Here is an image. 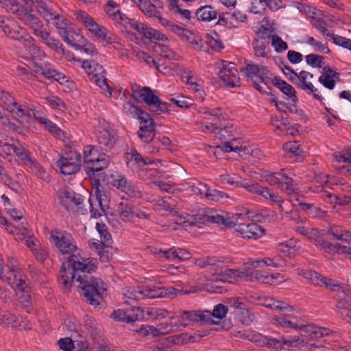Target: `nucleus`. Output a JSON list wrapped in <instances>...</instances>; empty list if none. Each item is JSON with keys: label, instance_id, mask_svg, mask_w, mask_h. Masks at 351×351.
Segmentation results:
<instances>
[{"label": "nucleus", "instance_id": "20", "mask_svg": "<svg viewBox=\"0 0 351 351\" xmlns=\"http://www.w3.org/2000/svg\"><path fill=\"white\" fill-rule=\"evenodd\" d=\"M250 11L253 14H263L266 8L277 11L284 7L281 0H250Z\"/></svg>", "mask_w": 351, "mask_h": 351}, {"label": "nucleus", "instance_id": "4", "mask_svg": "<svg viewBox=\"0 0 351 351\" xmlns=\"http://www.w3.org/2000/svg\"><path fill=\"white\" fill-rule=\"evenodd\" d=\"M207 266H209L211 275L210 280L212 282H221L228 283H235L240 280H247L249 278V272L243 269H228L221 271L223 260L217 256H206ZM252 275V272L250 273Z\"/></svg>", "mask_w": 351, "mask_h": 351}, {"label": "nucleus", "instance_id": "19", "mask_svg": "<svg viewBox=\"0 0 351 351\" xmlns=\"http://www.w3.org/2000/svg\"><path fill=\"white\" fill-rule=\"evenodd\" d=\"M270 34L267 32H259L254 39L252 45L255 56L261 58H267L269 50Z\"/></svg>", "mask_w": 351, "mask_h": 351}, {"label": "nucleus", "instance_id": "47", "mask_svg": "<svg viewBox=\"0 0 351 351\" xmlns=\"http://www.w3.org/2000/svg\"><path fill=\"white\" fill-rule=\"evenodd\" d=\"M256 275V278H258L260 280L262 279V283L270 284V285H278L285 281V276L281 275L279 273L272 274L269 276H263L261 275L259 278L258 275L259 274L257 271L254 272Z\"/></svg>", "mask_w": 351, "mask_h": 351}, {"label": "nucleus", "instance_id": "34", "mask_svg": "<svg viewBox=\"0 0 351 351\" xmlns=\"http://www.w3.org/2000/svg\"><path fill=\"white\" fill-rule=\"evenodd\" d=\"M125 157L128 166L131 165L142 167L148 164H152L151 160L148 161L146 158H144L135 149H132L130 152H127Z\"/></svg>", "mask_w": 351, "mask_h": 351}, {"label": "nucleus", "instance_id": "28", "mask_svg": "<svg viewBox=\"0 0 351 351\" xmlns=\"http://www.w3.org/2000/svg\"><path fill=\"white\" fill-rule=\"evenodd\" d=\"M106 14L114 21L121 23L123 19L127 20L126 15L120 10V5L112 0H108L104 5Z\"/></svg>", "mask_w": 351, "mask_h": 351}, {"label": "nucleus", "instance_id": "57", "mask_svg": "<svg viewBox=\"0 0 351 351\" xmlns=\"http://www.w3.org/2000/svg\"><path fill=\"white\" fill-rule=\"evenodd\" d=\"M332 21L330 19H318L313 21V26L318 29L323 35L329 36H331L330 32H328V27H331Z\"/></svg>", "mask_w": 351, "mask_h": 351}, {"label": "nucleus", "instance_id": "10", "mask_svg": "<svg viewBox=\"0 0 351 351\" xmlns=\"http://www.w3.org/2000/svg\"><path fill=\"white\" fill-rule=\"evenodd\" d=\"M58 197L61 204L69 211L84 215L86 210L84 208L82 195L76 193L69 187L59 189Z\"/></svg>", "mask_w": 351, "mask_h": 351}, {"label": "nucleus", "instance_id": "24", "mask_svg": "<svg viewBox=\"0 0 351 351\" xmlns=\"http://www.w3.org/2000/svg\"><path fill=\"white\" fill-rule=\"evenodd\" d=\"M123 108L127 110V112L130 113L134 116H136L137 119L140 121L141 126H146V128L151 127L155 128V124L153 119L150 114L141 109L133 104L128 102L123 106Z\"/></svg>", "mask_w": 351, "mask_h": 351}, {"label": "nucleus", "instance_id": "35", "mask_svg": "<svg viewBox=\"0 0 351 351\" xmlns=\"http://www.w3.org/2000/svg\"><path fill=\"white\" fill-rule=\"evenodd\" d=\"M278 189L289 196L295 195L298 190V184L295 180L285 173Z\"/></svg>", "mask_w": 351, "mask_h": 351}, {"label": "nucleus", "instance_id": "56", "mask_svg": "<svg viewBox=\"0 0 351 351\" xmlns=\"http://www.w3.org/2000/svg\"><path fill=\"white\" fill-rule=\"evenodd\" d=\"M128 324L143 319V308L132 307L126 309Z\"/></svg>", "mask_w": 351, "mask_h": 351}, {"label": "nucleus", "instance_id": "58", "mask_svg": "<svg viewBox=\"0 0 351 351\" xmlns=\"http://www.w3.org/2000/svg\"><path fill=\"white\" fill-rule=\"evenodd\" d=\"M221 182L223 184H228L235 187H243L245 183H243L241 178L236 175L223 174L220 176Z\"/></svg>", "mask_w": 351, "mask_h": 351}, {"label": "nucleus", "instance_id": "6", "mask_svg": "<svg viewBox=\"0 0 351 351\" xmlns=\"http://www.w3.org/2000/svg\"><path fill=\"white\" fill-rule=\"evenodd\" d=\"M210 317L209 311H182L176 316L169 318L171 320L169 331H177L182 330L189 326H194L197 324H206V321Z\"/></svg>", "mask_w": 351, "mask_h": 351}, {"label": "nucleus", "instance_id": "15", "mask_svg": "<svg viewBox=\"0 0 351 351\" xmlns=\"http://www.w3.org/2000/svg\"><path fill=\"white\" fill-rule=\"evenodd\" d=\"M218 75L226 86L234 87L240 85L238 70L235 64L232 62L223 61Z\"/></svg>", "mask_w": 351, "mask_h": 351}, {"label": "nucleus", "instance_id": "26", "mask_svg": "<svg viewBox=\"0 0 351 351\" xmlns=\"http://www.w3.org/2000/svg\"><path fill=\"white\" fill-rule=\"evenodd\" d=\"M298 330L302 331V336L312 340L323 337L325 335H328L329 332V330L328 328L318 327L313 324H300V327Z\"/></svg>", "mask_w": 351, "mask_h": 351}, {"label": "nucleus", "instance_id": "11", "mask_svg": "<svg viewBox=\"0 0 351 351\" xmlns=\"http://www.w3.org/2000/svg\"><path fill=\"white\" fill-rule=\"evenodd\" d=\"M17 260L14 257L8 259L7 265L0 263V279L10 285H23L25 283V277L22 271L19 269L16 263Z\"/></svg>", "mask_w": 351, "mask_h": 351}, {"label": "nucleus", "instance_id": "41", "mask_svg": "<svg viewBox=\"0 0 351 351\" xmlns=\"http://www.w3.org/2000/svg\"><path fill=\"white\" fill-rule=\"evenodd\" d=\"M97 141L102 150L108 151L113 147L114 140L110 132L107 130L99 132L97 136Z\"/></svg>", "mask_w": 351, "mask_h": 351}, {"label": "nucleus", "instance_id": "63", "mask_svg": "<svg viewBox=\"0 0 351 351\" xmlns=\"http://www.w3.org/2000/svg\"><path fill=\"white\" fill-rule=\"evenodd\" d=\"M52 21H53V24L58 29L60 36L70 27L68 25L66 18L58 14H56V17Z\"/></svg>", "mask_w": 351, "mask_h": 351}, {"label": "nucleus", "instance_id": "14", "mask_svg": "<svg viewBox=\"0 0 351 351\" xmlns=\"http://www.w3.org/2000/svg\"><path fill=\"white\" fill-rule=\"evenodd\" d=\"M347 287H334L335 298L337 300L336 306L341 317L350 320L351 318V298L347 291Z\"/></svg>", "mask_w": 351, "mask_h": 351}, {"label": "nucleus", "instance_id": "37", "mask_svg": "<svg viewBox=\"0 0 351 351\" xmlns=\"http://www.w3.org/2000/svg\"><path fill=\"white\" fill-rule=\"evenodd\" d=\"M164 326H165L164 324H161L160 328H158L155 326H149V325L143 326L140 328L139 332L141 334H142L143 335H145V336L151 335L153 337H158V336H160L161 335H165L167 333H169V332H172V331H169V326H170V324H167L165 328H164Z\"/></svg>", "mask_w": 351, "mask_h": 351}, {"label": "nucleus", "instance_id": "45", "mask_svg": "<svg viewBox=\"0 0 351 351\" xmlns=\"http://www.w3.org/2000/svg\"><path fill=\"white\" fill-rule=\"evenodd\" d=\"M36 6L38 12L45 21L50 22L53 19H55L56 13L45 2L43 1H37Z\"/></svg>", "mask_w": 351, "mask_h": 351}, {"label": "nucleus", "instance_id": "8", "mask_svg": "<svg viewBox=\"0 0 351 351\" xmlns=\"http://www.w3.org/2000/svg\"><path fill=\"white\" fill-rule=\"evenodd\" d=\"M76 19L82 22L86 28L99 41L106 43L114 42L115 36L104 26L97 23L95 19L84 11L80 10L76 13Z\"/></svg>", "mask_w": 351, "mask_h": 351}, {"label": "nucleus", "instance_id": "3", "mask_svg": "<svg viewBox=\"0 0 351 351\" xmlns=\"http://www.w3.org/2000/svg\"><path fill=\"white\" fill-rule=\"evenodd\" d=\"M110 157L107 155H101V159L91 163H84V168L88 176L92 190L89 197L90 207V217L97 218L102 216L108 206L107 196L102 193L99 189L100 180L104 178V169L110 164Z\"/></svg>", "mask_w": 351, "mask_h": 351}, {"label": "nucleus", "instance_id": "17", "mask_svg": "<svg viewBox=\"0 0 351 351\" xmlns=\"http://www.w3.org/2000/svg\"><path fill=\"white\" fill-rule=\"evenodd\" d=\"M77 291L84 295L86 302L95 306H99L103 301V295L106 294L107 288L104 287H79Z\"/></svg>", "mask_w": 351, "mask_h": 351}, {"label": "nucleus", "instance_id": "36", "mask_svg": "<svg viewBox=\"0 0 351 351\" xmlns=\"http://www.w3.org/2000/svg\"><path fill=\"white\" fill-rule=\"evenodd\" d=\"M273 323L284 328H293L298 330L300 324L295 317L291 315H280L273 317Z\"/></svg>", "mask_w": 351, "mask_h": 351}, {"label": "nucleus", "instance_id": "52", "mask_svg": "<svg viewBox=\"0 0 351 351\" xmlns=\"http://www.w3.org/2000/svg\"><path fill=\"white\" fill-rule=\"evenodd\" d=\"M296 230L300 234L307 237L311 241H313L317 246L319 247L321 249H323L320 245H319V241H322V239H320L317 237V230L316 229H308L305 228L304 226H298L296 228Z\"/></svg>", "mask_w": 351, "mask_h": 351}, {"label": "nucleus", "instance_id": "43", "mask_svg": "<svg viewBox=\"0 0 351 351\" xmlns=\"http://www.w3.org/2000/svg\"><path fill=\"white\" fill-rule=\"evenodd\" d=\"M328 234L341 241L349 242L351 241V232L338 226H332L328 230Z\"/></svg>", "mask_w": 351, "mask_h": 351}, {"label": "nucleus", "instance_id": "9", "mask_svg": "<svg viewBox=\"0 0 351 351\" xmlns=\"http://www.w3.org/2000/svg\"><path fill=\"white\" fill-rule=\"evenodd\" d=\"M247 78L251 80L253 86L260 93H266V90L262 87L261 84H264L267 87L271 82L269 69L263 65L255 64H247L245 67L241 69Z\"/></svg>", "mask_w": 351, "mask_h": 351}, {"label": "nucleus", "instance_id": "29", "mask_svg": "<svg viewBox=\"0 0 351 351\" xmlns=\"http://www.w3.org/2000/svg\"><path fill=\"white\" fill-rule=\"evenodd\" d=\"M82 67L89 76L90 80L95 77L100 76L102 73H106L103 66L93 60L83 61L82 62Z\"/></svg>", "mask_w": 351, "mask_h": 351}, {"label": "nucleus", "instance_id": "22", "mask_svg": "<svg viewBox=\"0 0 351 351\" xmlns=\"http://www.w3.org/2000/svg\"><path fill=\"white\" fill-rule=\"evenodd\" d=\"M177 35L186 43V45L191 49L201 51L203 48V40L201 36L194 34L191 30L181 27Z\"/></svg>", "mask_w": 351, "mask_h": 351}, {"label": "nucleus", "instance_id": "40", "mask_svg": "<svg viewBox=\"0 0 351 351\" xmlns=\"http://www.w3.org/2000/svg\"><path fill=\"white\" fill-rule=\"evenodd\" d=\"M196 16L198 20L210 21L217 19V12L211 5H204L197 10Z\"/></svg>", "mask_w": 351, "mask_h": 351}, {"label": "nucleus", "instance_id": "42", "mask_svg": "<svg viewBox=\"0 0 351 351\" xmlns=\"http://www.w3.org/2000/svg\"><path fill=\"white\" fill-rule=\"evenodd\" d=\"M14 291L19 302L28 308L31 304L30 287H15ZM27 312L30 313L29 308Z\"/></svg>", "mask_w": 351, "mask_h": 351}, {"label": "nucleus", "instance_id": "27", "mask_svg": "<svg viewBox=\"0 0 351 351\" xmlns=\"http://www.w3.org/2000/svg\"><path fill=\"white\" fill-rule=\"evenodd\" d=\"M300 275L306 279L309 280L308 283L314 284L315 285H319V282L322 283L323 285H341L334 280L323 276L315 271H302Z\"/></svg>", "mask_w": 351, "mask_h": 351}, {"label": "nucleus", "instance_id": "5", "mask_svg": "<svg viewBox=\"0 0 351 351\" xmlns=\"http://www.w3.org/2000/svg\"><path fill=\"white\" fill-rule=\"evenodd\" d=\"M281 64L283 73L293 84L306 95L311 96L313 99L319 101L323 105L324 104L323 102L324 97L320 91L311 82V80L313 78L312 73L306 71H301L299 73H297L284 62L282 61Z\"/></svg>", "mask_w": 351, "mask_h": 351}, {"label": "nucleus", "instance_id": "25", "mask_svg": "<svg viewBox=\"0 0 351 351\" xmlns=\"http://www.w3.org/2000/svg\"><path fill=\"white\" fill-rule=\"evenodd\" d=\"M75 160L73 158L65 157L60 158L58 162V166L60 169V171L64 175H71L77 172L80 169V156H76Z\"/></svg>", "mask_w": 351, "mask_h": 351}, {"label": "nucleus", "instance_id": "30", "mask_svg": "<svg viewBox=\"0 0 351 351\" xmlns=\"http://www.w3.org/2000/svg\"><path fill=\"white\" fill-rule=\"evenodd\" d=\"M61 37L65 43L76 49L79 46H82L83 42H85L84 37L80 34L75 32L71 27H69L63 33Z\"/></svg>", "mask_w": 351, "mask_h": 351}, {"label": "nucleus", "instance_id": "16", "mask_svg": "<svg viewBox=\"0 0 351 351\" xmlns=\"http://www.w3.org/2000/svg\"><path fill=\"white\" fill-rule=\"evenodd\" d=\"M33 68L36 77L53 79L61 84L68 81L67 77L64 73L54 69L49 63H34Z\"/></svg>", "mask_w": 351, "mask_h": 351}, {"label": "nucleus", "instance_id": "13", "mask_svg": "<svg viewBox=\"0 0 351 351\" xmlns=\"http://www.w3.org/2000/svg\"><path fill=\"white\" fill-rule=\"evenodd\" d=\"M3 33L9 38L19 41L26 47L37 48L34 38L25 29L19 26L12 20H8V25L4 26Z\"/></svg>", "mask_w": 351, "mask_h": 351}, {"label": "nucleus", "instance_id": "59", "mask_svg": "<svg viewBox=\"0 0 351 351\" xmlns=\"http://www.w3.org/2000/svg\"><path fill=\"white\" fill-rule=\"evenodd\" d=\"M237 315L239 316L241 323L245 326L252 324L255 318L254 315L245 308V306L237 313Z\"/></svg>", "mask_w": 351, "mask_h": 351}, {"label": "nucleus", "instance_id": "32", "mask_svg": "<svg viewBox=\"0 0 351 351\" xmlns=\"http://www.w3.org/2000/svg\"><path fill=\"white\" fill-rule=\"evenodd\" d=\"M25 167L39 179L46 182H50L49 175L35 158H33L32 160L29 161Z\"/></svg>", "mask_w": 351, "mask_h": 351}, {"label": "nucleus", "instance_id": "12", "mask_svg": "<svg viewBox=\"0 0 351 351\" xmlns=\"http://www.w3.org/2000/svg\"><path fill=\"white\" fill-rule=\"evenodd\" d=\"M49 239L62 254H71L77 249L73 237L65 230H51Z\"/></svg>", "mask_w": 351, "mask_h": 351}, {"label": "nucleus", "instance_id": "39", "mask_svg": "<svg viewBox=\"0 0 351 351\" xmlns=\"http://www.w3.org/2000/svg\"><path fill=\"white\" fill-rule=\"evenodd\" d=\"M17 235L16 239L24 240L25 244L32 252L38 250L40 247L39 241L33 237L32 233L27 228H24V232Z\"/></svg>", "mask_w": 351, "mask_h": 351}, {"label": "nucleus", "instance_id": "64", "mask_svg": "<svg viewBox=\"0 0 351 351\" xmlns=\"http://www.w3.org/2000/svg\"><path fill=\"white\" fill-rule=\"evenodd\" d=\"M271 45L274 47L275 51L280 53L288 49L287 43L284 41L279 36L274 34L270 35Z\"/></svg>", "mask_w": 351, "mask_h": 351}, {"label": "nucleus", "instance_id": "49", "mask_svg": "<svg viewBox=\"0 0 351 351\" xmlns=\"http://www.w3.org/2000/svg\"><path fill=\"white\" fill-rule=\"evenodd\" d=\"M147 127L140 126V129L138 132V136L142 142L145 144L152 143L155 138L156 130L154 127L146 128Z\"/></svg>", "mask_w": 351, "mask_h": 351}, {"label": "nucleus", "instance_id": "53", "mask_svg": "<svg viewBox=\"0 0 351 351\" xmlns=\"http://www.w3.org/2000/svg\"><path fill=\"white\" fill-rule=\"evenodd\" d=\"M135 206L128 202H121L119 204L118 210L123 219L134 217Z\"/></svg>", "mask_w": 351, "mask_h": 351}, {"label": "nucleus", "instance_id": "51", "mask_svg": "<svg viewBox=\"0 0 351 351\" xmlns=\"http://www.w3.org/2000/svg\"><path fill=\"white\" fill-rule=\"evenodd\" d=\"M244 188L250 193L261 196L266 200L269 189L256 182L245 183Z\"/></svg>", "mask_w": 351, "mask_h": 351}, {"label": "nucleus", "instance_id": "55", "mask_svg": "<svg viewBox=\"0 0 351 351\" xmlns=\"http://www.w3.org/2000/svg\"><path fill=\"white\" fill-rule=\"evenodd\" d=\"M43 43L56 53L65 54L63 45L60 42V40L52 37L50 32H49V35H47Z\"/></svg>", "mask_w": 351, "mask_h": 351}, {"label": "nucleus", "instance_id": "33", "mask_svg": "<svg viewBox=\"0 0 351 351\" xmlns=\"http://www.w3.org/2000/svg\"><path fill=\"white\" fill-rule=\"evenodd\" d=\"M273 84L289 99H291L293 103H296L298 101V99L296 96V91L291 84L278 77H275L274 80L273 81Z\"/></svg>", "mask_w": 351, "mask_h": 351}, {"label": "nucleus", "instance_id": "62", "mask_svg": "<svg viewBox=\"0 0 351 351\" xmlns=\"http://www.w3.org/2000/svg\"><path fill=\"white\" fill-rule=\"evenodd\" d=\"M285 173V169H282L280 172L269 173L265 176V180L270 185L277 184L279 188Z\"/></svg>", "mask_w": 351, "mask_h": 351}, {"label": "nucleus", "instance_id": "61", "mask_svg": "<svg viewBox=\"0 0 351 351\" xmlns=\"http://www.w3.org/2000/svg\"><path fill=\"white\" fill-rule=\"evenodd\" d=\"M23 23L29 27V28L34 32L38 27H41L43 23L38 17L33 14L32 12L26 16Z\"/></svg>", "mask_w": 351, "mask_h": 351}, {"label": "nucleus", "instance_id": "2", "mask_svg": "<svg viewBox=\"0 0 351 351\" xmlns=\"http://www.w3.org/2000/svg\"><path fill=\"white\" fill-rule=\"evenodd\" d=\"M97 265L88 258L71 255L66 263H63L60 271L59 283L70 285L75 280L80 285H104V281L90 274Z\"/></svg>", "mask_w": 351, "mask_h": 351}, {"label": "nucleus", "instance_id": "31", "mask_svg": "<svg viewBox=\"0 0 351 351\" xmlns=\"http://www.w3.org/2000/svg\"><path fill=\"white\" fill-rule=\"evenodd\" d=\"M283 150L289 158H295L298 162L303 160L304 152L297 141L287 142L283 145Z\"/></svg>", "mask_w": 351, "mask_h": 351}, {"label": "nucleus", "instance_id": "1", "mask_svg": "<svg viewBox=\"0 0 351 351\" xmlns=\"http://www.w3.org/2000/svg\"><path fill=\"white\" fill-rule=\"evenodd\" d=\"M182 287L176 289L174 287H123L121 290L123 302L130 304L134 301L145 298H170L178 295L195 293L198 291H206L210 293H222L227 291L224 287Z\"/></svg>", "mask_w": 351, "mask_h": 351}, {"label": "nucleus", "instance_id": "48", "mask_svg": "<svg viewBox=\"0 0 351 351\" xmlns=\"http://www.w3.org/2000/svg\"><path fill=\"white\" fill-rule=\"evenodd\" d=\"M154 51L160 56L169 60H178L180 59V56L178 54L165 45L156 44L154 46Z\"/></svg>", "mask_w": 351, "mask_h": 351}, {"label": "nucleus", "instance_id": "18", "mask_svg": "<svg viewBox=\"0 0 351 351\" xmlns=\"http://www.w3.org/2000/svg\"><path fill=\"white\" fill-rule=\"evenodd\" d=\"M268 348H273L276 350L285 348H300L303 346L304 341L299 336H289L276 339L269 337Z\"/></svg>", "mask_w": 351, "mask_h": 351}, {"label": "nucleus", "instance_id": "21", "mask_svg": "<svg viewBox=\"0 0 351 351\" xmlns=\"http://www.w3.org/2000/svg\"><path fill=\"white\" fill-rule=\"evenodd\" d=\"M240 226L239 233L243 239L256 240L265 234V229L253 222L251 219H247L245 225Z\"/></svg>", "mask_w": 351, "mask_h": 351}, {"label": "nucleus", "instance_id": "23", "mask_svg": "<svg viewBox=\"0 0 351 351\" xmlns=\"http://www.w3.org/2000/svg\"><path fill=\"white\" fill-rule=\"evenodd\" d=\"M234 337L249 340L259 346L268 347L269 336L263 335L255 330H243L234 333Z\"/></svg>", "mask_w": 351, "mask_h": 351}, {"label": "nucleus", "instance_id": "7", "mask_svg": "<svg viewBox=\"0 0 351 351\" xmlns=\"http://www.w3.org/2000/svg\"><path fill=\"white\" fill-rule=\"evenodd\" d=\"M132 93L135 99H141L152 112L160 114L169 110L171 104L160 100L158 96L148 86L141 87L137 84H133Z\"/></svg>", "mask_w": 351, "mask_h": 351}, {"label": "nucleus", "instance_id": "44", "mask_svg": "<svg viewBox=\"0 0 351 351\" xmlns=\"http://www.w3.org/2000/svg\"><path fill=\"white\" fill-rule=\"evenodd\" d=\"M319 245H320L324 250H328L337 253L341 252L347 254L350 256V258H351V246H341L339 243H332L327 241H319Z\"/></svg>", "mask_w": 351, "mask_h": 351}, {"label": "nucleus", "instance_id": "60", "mask_svg": "<svg viewBox=\"0 0 351 351\" xmlns=\"http://www.w3.org/2000/svg\"><path fill=\"white\" fill-rule=\"evenodd\" d=\"M141 10L149 16L158 17L160 11L156 10L155 5L148 1H143L138 4Z\"/></svg>", "mask_w": 351, "mask_h": 351}, {"label": "nucleus", "instance_id": "54", "mask_svg": "<svg viewBox=\"0 0 351 351\" xmlns=\"http://www.w3.org/2000/svg\"><path fill=\"white\" fill-rule=\"evenodd\" d=\"M228 308L222 304H218L214 306L213 312H210V318L206 322V324H215L213 321V317L217 318L219 319H222L226 317V314L228 313Z\"/></svg>", "mask_w": 351, "mask_h": 351}, {"label": "nucleus", "instance_id": "38", "mask_svg": "<svg viewBox=\"0 0 351 351\" xmlns=\"http://www.w3.org/2000/svg\"><path fill=\"white\" fill-rule=\"evenodd\" d=\"M143 319L154 320L166 317L169 315L168 311L164 308L148 307L143 308Z\"/></svg>", "mask_w": 351, "mask_h": 351}, {"label": "nucleus", "instance_id": "50", "mask_svg": "<svg viewBox=\"0 0 351 351\" xmlns=\"http://www.w3.org/2000/svg\"><path fill=\"white\" fill-rule=\"evenodd\" d=\"M96 229L100 235L101 244H99V245L101 247L102 245L109 246L112 241V237L108 230L106 225L104 223L98 222L96 223Z\"/></svg>", "mask_w": 351, "mask_h": 351}, {"label": "nucleus", "instance_id": "46", "mask_svg": "<svg viewBox=\"0 0 351 351\" xmlns=\"http://www.w3.org/2000/svg\"><path fill=\"white\" fill-rule=\"evenodd\" d=\"M110 184L115 186L117 189H119L122 192L125 191L128 185L130 184V181L128 180L125 176L115 172L114 173H112L110 176Z\"/></svg>", "mask_w": 351, "mask_h": 351}]
</instances>
